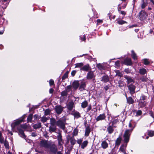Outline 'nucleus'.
Here are the masks:
<instances>
[{"mask_svg": "<svg viewBox=\"0 0 154 154\" xmlns=\"http://www.w3.org/2000/svg\"><path fill=\"white\" fill-rule=\"evenodd\" d=\"M40 146L46 149H50L52 151H54L56 150L54 145H52V146L50 142L45 140H42L40 141Z\"/></svg>", "mask_w": 154, "mask_h": 154, "instance_id": "obj_1", "label": "nucleus"}, {"mask_svg": "<svg viewBox=\"0 0 154 154\" xmlns=\"http://www.w3.org/2000/svg\"><path fill=\"white\" fill-rule=\"evenodd\" d=\"M128 125L129 128L132 127V128L130 130H127L125 132L124 135V140L125 142L126 143L129 141L131 133L135 127V126L134 127L132 126V124L131 123V121H130L129 122Z\"/></svg>", "mask_w": 154, "mask_h": 154, "instance_id": "obj_2", "label": "nucleus"}, {"mask_svg": "<svg viewBox=\"0 0 154 154\" xmlns=\"http://www.w3.org/2000/svg\"><path fill=\"white\" fill-rule=\"evenodd\" d=\"M25 118V116H23L21 119L15 121L11 124V126L12 128H14L16 126L19 125L21 122H23Z\"/></svg>", "mask_w": 154, "mask_h": 154, "instance_id": "obj_3", "label": "nucleus"}, {"mask_svg": "<svg viewBox=\"0 0 154 154\" xmlns=\"http://www.w3.org/2000/svg\"><path fill=\"white\" fill-rule=\"evenodd\" d=\"M64 107L60 105H57L55 106V111L58 115L60 114L63 111Z\"/></svg>", "mask_w": 154, "mask_h": 154, "instance_id": "obj_4", "label": "nucleus"}, {"mask_svg": "<svg viewBox=\"0 0 154 154\" xmlns=\"http://www.w3.org/2000/svg\"><path fill=\"white\" fill-rule=\"evenodd\" d=\"M147 16V14L143 11H141L139 13V18L141 20L143 21L145 20Z\"/></svg>", "mask_w": 154, "mask_h": 154, "instance_id": "obj_5", "label": "nucleus"}, {"mask_svg": "<svg viewBox=\"0 0 154 154\" xmlns=\"http://www.w3.org/2000/svg\"><path fill=\"white\" fill-rule=\"evenodd\" d=\"M56 125L64 130L65 128V124L63 120H59L56 123Z\"/></svg>", "mask_w": 154, "mask_h": 154, "instance_id": "obj_6", "label": "nucleus"}, {"mask_svg": "<svg viewBox=\"0 0 154 154\" xmlns=\"http://www.w3.org/2000/svg\"><path fill=\"white\" fill-rule=\"evenodd\" d=\"M95 77V75L94 74V72L90 71L88 72L86 76V78L88 79H94Z\"/></svg>", "mask_w": 154, "mask_h": 154, "instance_id": "obj_7", "label": "nucleus"}, {"mask_svg": "<svg viewBox=\"0 0 154 154\" xmlns=\"http://www.w3.org/2000/svg\"><path fill=\"white\" fill-rule=\"evenodd\" d=\"M128 87L131 94H133L135 93V87L134 85L131 84L128 86Z\"/></svg>", "mask_w": 154, "mask_h": 154, "instance_id": "obj_8", "label": "nucleus"}, {"mask_svg": "<svg viewBox=\"0 0 154 154\" xmlns=\"http://www.w3.org/2000/svg\"><path fill=\"white\" fill-rule=\"evenodd\" d=\"M127 146V144L125 145H121L119 148V151L121 152L124 153V154H127L125 152L126 148Z\"/></svg>", "mask_w": 154, "mask_h": 154, "instance_id": "obj_9", "label": "nucleus"}, {"mask_svg": "<svg viewBox=\"0 0 154 154\" xmlns=\"http://www.w3.org/2000/svg\"><path fill=\"white\" fill-rule=\"evenodd\" d=\"M124 77L127 80V82L128 84H129L130 83H134V80L131 77L125 75Z\"/></svg>", "mask_w": 154, "mask_h": 154, "instance_id": "obj_10", "label": "nucleus"}, {"mask_svg": "<svg viewBox=\"0 0 154 154\" xmlns=\"http://www.w3.org/2000/svg\"><path fill=\"white\" fill-rule=\"evenodd\" d=\"M57 140L59 144V145H61L63 143V140L61 134L60 133H58V135L57 136Z\"/></svg>", "mask_w": 154, "mask_h": 154, "instance_id": "obj_11", "label": "nucleus"}, {"mask_svg": "<svg viewBox=\"0 0 154 154\" xmlns=\"http://www.w3.org/2000/svg\"><path fill=\"white\" fill-rule=\"evenodd\" d=\"M101 146L103 149H106L108 146V144L106 140L103 141L101 143Z\"/></svg>", "mask_w": 154, "mask_h": 154, "instance_id": "obj_12", "label": "nucleus"}, {"mask_svg": "<svg viewBox=\"0 0 154 154\" xmlns=\"http://www.w3.org/2000/svg\"><path fill=\"white\" fill-rule=\"evenodd\" d=\"M90 67L89 64H87L80 68V70L85 71H88L90 70Z\"/></svg>", "mask_w": 154, "mask_h": 154, "instance_id": "obj_13", "label": "nucleus"}, {"mask_svg": "<svg viewBox=\"0 0 154 154\" xmlns=\"http://www.w3.org/2000/svg\"><path fill=\"white\" fill-rule=\"evenodd\" d=\"M106 117L104 114H100L96 118V120L97 121L104 119Z\"/></svg>", "mask_w": 154, "mask_h": 154, "instance_id": "obj_14", "label": "nucleus"}, {"mask_svg": "<svg viewBox=\"0 0 154 154\" xmlns=\"http://www.w3.org/2000/svg\"><path fill=\"white\" fill-rule=\"evenodd\" d=\"M68 140L70 141L71 144L72 145H74L76 141L73 137H69Z\"/></svg>", "mask_w": 154, "mask_h": 154, "instance_id": "obj_15", "label": "nucleus"}, {"mask_svg": "<svg viewBox=\"0 0 154 154\" xmlns=\"http://www.w3.org/2000/svg\"><path fill=\"white\" fill-rule=\"evenodd\" d=\"M56 130V128L55 125H51L49 127V131L50 132H54Z\"/></svg>", "mask_w": 154, "mask_h": 154, "instance_id": "obj_16", "label": "nucleus"}, {"mask_svg": "<svg viewBox=\"0 0 154 154\" xmlns=\"http://www.w3.org/2000/svg\"><path fill=\"white\" fill-rule=\"evenodd\" d=\"M88 142L87 140L84 141L81 145V147L82 149H84L87 146Z\"/></svg>", "mask_w": 154, "mask_h": 154, "instance_id": "obj_17", "label": "nucleus"}, {"mask_svg": "<svg viewBox=\"0 0 154 154\" xmlns=\"http://www.w3.org/2000/svg\"><path fill=\"white\" fill-rule=\"evenodd\" d=\"M73 106V102H70L69 103L68 105H67V109L69 111H71L72 110Z\"/></svg>", "mask_w": 154, "mask_h": 154, "instance_id": "obj_18", "label": "nucleus"}, {"mask_svg": "<svg viewBox=\"0 0 154 154\" xmlns=\"http://www.w3.org/2000/svg\"><path fill=\"white\" fill-rule=\"evenodd\" d=\"M91 132V129L90 127L88 126L85 129V136H88L89 135Z\"/></svg>", "mask_w": 154, "mask_h": 154, "instance_id": "obj_19", "label": "nucleus"}, {"mask_svg": "<svg viewBox=\"0 0 154 154\" xmlns=\"http://www.w3.org/2000/svg\"><path fill=\"white\" fill-rule=\"evenodd\" d=\"M124 62L125 64L127 65H130L132 64L131 59L129 58L125 59L124 60Z\"/></svg>", "mask_w": 154, "mask_h": 154, "instance_id": "obj_20", "label": "nucleus"}, {"mask_svg": "<svg viewBox=\"0 0 154 154\" xmlns=\"http://www.w3.org/2000/svg\"><path fill=\"white\" fill-rule=\"evenodd\" d=\"M72 87L75 89H76L78 88L79 84L77 81H75L72 83Z\"/></svg>", "mask_w": 154, "mask_h": 154, "instance_id": "obj_21", "label": "nucleus"}, {"mask_svg": "<svg viewBox=\"0 0 154 154\" xmlns=\"http://www.w3.org/2000/svg\"><path fill=\"white\" fill-rule=\"evenodd\" d=\"M18 130L19 131V134L20 137L23 138L25 137V136L24 134L23 131L21 129H19L18 128Z\"/></svg>", "mask_w": 154, "mask_h": 154, "instance_id": "obj_22", "label": "nucleus"}, {"mask_svg": "<svg viewBox=\"0 0 154 154\" xmlns=\"http://www.w3.org/2000/svg\"><path fill=\"white\" fill-rule=\"evenodd\" d=\"M127 100L128 103L129 104H132L134 103V100L131 97H127Z\"/></svg>", "mask_w": 154, "mask_h": 154, "instance_id": "obj_23", "label": "nucleus"}, {"mask_svg": "<svg viewBox=\"0 0 154 154\" xmlns=\"http://www.w3.org/2000/svg\"><path fill=\"white\" fill-rule=\"evenodd\" d=\"M121 140L122 138L120 137H119L118 138L116 141V145L119 146L121 142Z\"/></svg>", "mask_w": 154, "mask_h": 154, "instance_id": "obj_24", "label": "nucleus"}, {"mask_svg": "<svg viewBox=\"0 0 154 154\" xmlns=\"http://www.w3.org/2000/svg\"><path fill=\"white\" fill-rule=\"evenodd\" d=\"M74 117L75 118H79L81 117L80 114L79 112H75L73 114Z\"/></svg>", "mask_w": 154, "mask_h": 154, "instance_id": "obj_25", "label": "nucleus"}, {"mask_svg": "<svg viewBox=\"0 0 154 154\" xmlns=\"http://www.w3.org/2000/svg\"><path fill=\"white\" fill-rule=\"evenodd\" d=\"M88 105V102L87 101L85 100L83 102L81 103V106L83 108H86Z\"/></svg>", "mask_w": 154, "mask_h": 154, "instance_id": "obj_26", "label": "nucleus"}, {"mask_svg": "<svg viewBox=\"0 0 154 154\" xmlns=\"http://www.w3.org/2000/svg\"><path fill=\"white\" fill-rule=\"evenodd\" d=\"M102 81L106 82L109 81V78L107 75H105L103 77Z\"/></svg>", "mask_w": 154, "mask_h": 154, "instance_id": "obj_27", "label": "nucleus"}, {"mask_svg": "<svg viewBox=\"0 0 154 154\" xmlns=\"http://www.w3.org/2000/svg\"><path fill=\"white\" fill-rule=\"evenodd\" d=\"M107 131L109 134H111L112 133L113 131V129L112 126L110 125L107 128Z\"/></svg>", "mask_w": 154, "mask_h": 154, "instance_id": "obj_28", "label": "nucleus"}, {"mask_svg": "<svg viewBox=\"0 0 154 154\" xmlns=\"http://www.w3.org/2000/svg\"><path fill=\"white\" fill-rule=\"evenodd\" d=\"M75 68H82V66H83L84 64L82 63H77L75 64Z\"/></svg>", "mask_w": 154, "mask_h": 154, "instance_id": "obj_29", "label": "nucleus"}, {"mask_svg": "<svg viewBox=\"0 0 154 154\" xmlns=\"http://www.w3.org/2000/svg\"><path fill=\"white\" fill-rule=\"evenodd\" d=\"M139 72L140 74L144 75L146 72V71L145 69L142 68L139 69Z\"/></svg>", "mask_w": 154, "mask_h": 154, "instance_id": "obj_30", "label": "nucleus"}, {"mask_svg": "<svg viewBox=\"0 0 154 154\" xmlns=\"http://www.w3.org/2000/svg\"><path fill=\"white\" fill-rule=\"evenodd\" d=\"M41 123H38L35 124H34L33 125V127L34 128L37 129L40 128L41 127Z\"/></svg>", "mask_w": 154, "mask_h": 154, "instance_id": "obj_31", "label": "nucleus"}, {"mask_svg": "<svg viewBox=\"0 0 154 154\" xmlns=\"http://www.w3.org/2000/svg\"><path fill=\"white\" fill-rule=\"evenodd\" d=\"M56 123V122L54 118H52L50 119V123L51 125H55Z\"/></svg>", "mask_w": 154, "mask_h": 154, "instance_id": "obj_32", "label": "nucleus"}, {"mask_svg": "<svg viewBox=\"0 0 154 154\" xmlns=\"http://www.w3.org/2000/svg\"><path fill=\"white\" fill-rule=\"evenodd\" d=\"M139 104L140 105V107H142L145 106L146 103L144 100L141 101L139 103Z\"/></svg>", "mask_w": 154, "mask_h": 154, "instance_id": "obj_33", "label": "nucleus"}, {"mask_svg": "<svg viewBox=\"0 0 154 154\" xmlns=\"http://www.w3.org/2000/svg\"><path fill=\"white\" fill-rule=\"evenodd\" d=\"M32 116L33 115L32 114H30L28 116L27 119V120L28 122H32Z\"/></svg>", "mask_w": 154, "mask_h": 154, "instance_id": "obj_34", "label": "nucleus"}, {"mask_svg": "<svg viewBox=\"0 0 154 154\" xmlns=\"http://www.w3.org/2000/svg\"><path fill=\"white\" fill-rule=\"evenodd\" d=\"M78 130L76 128H75L72 133V137H74V136L77 135L78 134Z\"/></svg>", "mask_w": 154, "mask_h": 154, "instance_id": "obj_35", "label": "nucleus"}, {"mask_svg": "<svg viewBox=\"0 0 154 154\" xmlns=\"http://www.w3.org/2000/svg\"><path fill=\"white\" fill-rule=\"evenodd\" d=\"M4 141V138L3 137L2 133L0 131V143H2Z\"/></svg>", "mask_w": 154, "mask_h": 154, "instance_id": "obj_36", "label": "nucleus"}, {"mask_svg": "<svg viewBox=\"0 0 154 154\" xmlns=\"http://www.w3.org/2000/svg\"><path fill=\"white\" fill-rule=\"evenodd\" d=\"M131 56L135 60L137 59V56L136 54L134 52V51L133 50L131 51Z\"/></svg>", "mask_w": 154, "mask_h": 154, "instance_id": "obj_37", "label": "nucleus"}, {"mask_svg": "<svg viewBox=\"0 0 154 154\" xmlns=\"http://www.w3.org/2000/svg\"><path fill=\"white\" fill-rule=\"evenodd\" d=\"M68 92H67L65 90L62 91L61 93V95L62 96H67V93Z\"/></svg>", "mask_w": 154, "mask_h": 154, "instance_id": "obj_38", "label": "nucleus"}, {"mask_svg": "<svg viewBox=\"0 0 154 154\" xmlns=\"http://www.w3.org/2000/svg\"><path fill=\"white\" fill-rule=\"evenodd\" d=\"M2 143L4 144V145L6 148H9V145L8 142L4 139V142Z\"/></svg>", "mask_w": 154, "mask_h": 154, "instance_id": "obj_39", "label": "nucleus"}, {"mask_svg": "<svg viewBox=\"0 0 154 154\" xmlns=\"http://www.w3.org/2000/svg\"><path fill=\"white\" fill-rule=\"evenodd\" d=\"M85 84L83 83H82L80 85L79 89L81 91H82V90H84V89L85 88Z\"/></svg>", "mask_w": 154, "mask_h": 154, "instance_id": "obj_40", "label": "nucleus"}, {"mask_svg": "<svg viewBox=\"0 0 154 154\" xmlns=\"http://www.w3.org/2000/svg\"><path fill=\"white\" fill-rule=\"evenodd\" d=\"M48 119L45 117L43 116L41 118V121L43 122H46Z\"/></svg>", "mask_w": 154, "mask_h": 154, "instance_id": "obj_41", "label": "nucleus"}, {"mask_svg": "<svg viewBox=\"0 0 154 154\" xmlns=\"http://www.w3.org/2000/svg\"><path fill=\"white\" fill-rule=\"evenodd\" d=\"M143 60V63L145 65H148L150 63V62L147 59H144Z\"/></svg>", "mask_w": 154, "mask_h": 154, "instance_id": "obj_42", "label": "nucleus"}, {"mask_svg": "<svg viewBox=\"0 0 154 154\" xmlns=\"http://www.w3.org/2000/svg\"><path fill=\"white\" fill-rule=\"evenodd\" d=\"M142 1L143 2V3L141 5V7L142 9H143L147 5V2H144L143 0H142Z\"/></svg>", "mask_w": 154, "mask_h": 154, "instance_id": "obj_43", "label": "nucleus"}, {"mask_svg": "<svg viewBox=\"0 0 154 154\" xmlns=\"http://www.w3.org/2000/svg\"><path fill=\"white\" fill-rule=\"evenodd\" d=\"M117 23L119 24L122 25L125 23H126L127 22L122 20H118L117 22Z\"/></svg>", "mask_w": 154, "mask_h": 154, "instance_id": "obj_44", "label": "nucleus"}, {"mask_svg": "<svg viewBox=\"0 0 154 154\" xmlns=\"http://www.w3.org/2000/svg\"><path fill=\"white\" fill-rule=\"evenodd\" d=\"M71 87V86L70 85L67 86L65 90L67 92H69L70 90Z\"/></svg>", "mask_w": 154, "mask_h": 154, "instance_id": "obj_45", "label": "nucleus"}, {"mask_svg": "<svg viewBox=\"0 0 154 154\" xmlns=\"http://www.w3.org/2000/svg\"><path fill=\"white\" fill-rule=\"evenodd\" d=\"M8 5V2H6L4 3V4H3V6H2V7L3 9H5L7 7Z\"/></svg>", "mask_w": 154, "mask_h": 154, "instance_id": "obj_46", "label": "nucleus"}, {"mask_svg": "<svg viewBox=\"0 0 154 154\" xmlns=\"http://www.w3.org/2000/svg\"><path fill=\"white\" fill-rule=\"evenodd\" d=\"M97 66L99 69H100L101 70L103 69L104 68L100 64H97Z\"/></svg>", "mask_w": 154, "mask_h": 154, "instance_id": "obj_47", "label": "nucleus"}, {"mask_svg": "<svg viewBox=\"0 0 154 154\" xmlns=\"http://www.w3.org/2000/svg\"><path fill=\"white\" fill-rule=\"evenodd\" d=\"M50 110L48 109L45 110V114L46 116H47L50 114Z\"/></svg>", "mask_w": 154, "mask_h": 154, "instance_id": "obj_48", "label": "nucleus"}, {"mask_svg": "<svg viewBox=\"0 0 154 154\" xmlns=\"http://www.w3.org/2000/svg\"><path fill=\"white\" fill-rule=\"evenodd\" d=\"M82 141H83L82 138L78 139L77 141V143L78 144H79V145H81V144L82 143Z\"/></svg>", "mask_w": 154, "mask_h": 154, "instance_id": "obj_49", "label": "nucleus"}, {"mask_svg": "<svg viewBox=\"0 0 154 154\" xmlns=\"http://www.w3.org/2000/svg\"><path fill=\"white\" fill-rule=\"evenodd\" d=\"M148 135L151 137L154 135V132L153 131H149L148 132Z\"/></svg>", "mask_w": 154, "mask_h": 154, "instance_id": "obj_50", "label": "nucleus"}, {"mask_svg": "<svg viewBox=\"0 0 154 154\" xmlns=\"http://www.w3.org/2000/svg\"><path fill=\"white\" fill-rule=\"evenodd\" d=\"M140 80L143 82H146L148 80V79L145 77H143L140 79Z\"/></svg>", "mask_w": 154, "mask_h": 154, "instance_id": "obj_51", "label": "nucleus"}, {"mask_svg": "<svg viewBox=\"0 0 154 154\" xmlns=\"http://www.w3.org/2000/svg\"><path fill=\"white\" fill-rule=\"evenodd\" d=\"M142 113V112L140 110H138L136 114V116H140L141 115Z\"/></svg>", "mask_w": 154, "mask_h": 154, "instance_id": "obj_52", "label": "nucleus"}, {"mask_svg": "<svg viewBox=\"0 0 154 154\" xmlns=\"http://www.w3.org/2000/svg\"><path fill=\"white\" fill-rule=\"evenodd\" d=\"M68 77V74L65 73L62 77V79H64Z\"/></svg>", "mask_w": 154, "mask_h": 154, "instance_id": "obj_53", "label": "nucleus"}, {"mask_svg": "<svg viewBox=\"0 0 154 154\" xmlns=\"http://www.w3.org/2000/svg\"><path fill=\"white\" fill-rule=\"evenodd\" d=\"M54 82L53 80L52 79L50 80L49 81V84L50 85H53L54 84Z\"/></svg>", "mask_w": 154, "mask_h": 154, "instance_id": "obj_54", "label": "nucleus"}, {"mask_svg": "<svg viewBox=\"0 0 154 154\" xmlns=\"http://www.w3.org/2000/svg\"><path fill=\"white\" fill-rule=\"evenodd\" d=\"M149 114H150V116L154 119V113H153V112L152 111H150L149 112Z\"/></svg>", "mask_w": 154, "mask_h": 154, "instance_id": "obj_55", "label": "nucleus"}, {"mask_svg": "<svg viewBox=\"0 0 154 154\" xmlns=\"http://www.w3.org/2000/svg\"><path fill=\"white\" fill-rule=\"evenodd\" d=\"M82 37H80L82 41H85L86 39L85 35H83L82 36Z\"/></svg>", "mask_w": 154, "mask_h": 154, "instance_id": "obj_56", "label": "nucleus"}, {"mask_svg": "<svg viewBox=\"0 0 154 154\" xmlns=\"http://www.w3.org/2000/svg\"><path fill=\"white\" fill-rule=\"evenodd\" d=\"M115 65L117 66H119L120 64L119 63V61H117L115 63Z\"/></svg>", "mask_w": 154, "mask_h": 154, "instance_id": "obj_57", "label": "nucleus"}, {"mask_svg": "<svg viewBox=\"0 0 154 154\" xmlns=\"http://www.w3.org/2000/svg\"><path fill=\"white\" fill-rule=\"evenodd\" d=\"M76 72L75 70H73L71 72V75L73 76H74L75 75Z\"/></svg>", "mask_w": 154, "mask_h": 154, "instance_id": "obj_58", "label": "nucleus"}, {"mask_svg": "<svg viewBox=\"0 0 154 154\" xmlns=\"http://www.w3.org/2000/svg\"><path fill=\"white\" fill-rule=\"evenodd\" d=\"M125 72L127 73H128L130 72V70L128 69H125Z\"/></svg>", "mask_w": 154, "mask_h": 154, "instance_id": "obj_59", "label": "nucleus"}, {"mask_svg": "<svg viewBox=\"0 0 154 154\" xmlns=\"http://www.w3.org/2000/svg\"><path fill=\"white\" fill-rule=\"evenodd\" d=\"M91 109V106L90 105L89 106L87 109V112H88L89 111H90Z\"/></svg>", "mask_w": 154, "mask_h": 154, "instance_id": "obj_60", "label": "nucleus"}, {"mask_svg": "<svg viewBox=\"0 0 154 154\" xmlns=\"http://www.w3.org/2000/svg\"><path fill=\"white\" fill-rule=\"evenodd\" d=\"M31 136L32 137H35L37 136L35 132L32 133Z\"/></svg>", "mask_w": 154, "mask_h": 154, "instance_id": "obj_61", "label": "nucleus"}, {"mask_svg": "<svg viewBox=\"0 0 154 154\" xmlns=\"http://www.w3.org/2000/svg\"><path fill=\"white\" fill-rule=\"evenodd\" d=\"M4 28H3L2 29L1 31H0V35L2 34L4 32Z\"/></svg>", "mask_w": 154, "mask_h": 154, "instance_id": "obj_62", "label": "nucleus"}, {"mask_svg": "<svg viewBox=\"0 0 154 154\" xmlns=\"http://www.w3.org/2000/svg\"><path fill=\"white\" fill-rule=\"evenodd\" d=\"M120 13L121 14L124 15H125L126 14V13L125 11H120Z\"/></svg>", "mask_w": 154, "mask_h": 154, "instance_id": "obj_63", "label": "nucleus"}, {"mask_svg": "<svg viewBox=\"0 0 154 154\" xmlns=\"http://www.w3.org/2000/svg\"><path fill=\"white\" fill-rule=\"evenodd\" d=\"M146 97L144 95L142 96L141 98L143 100H144L146 99Z\"/></svg>", "mask_w": 154, "mask_h": 154, "instance_id": "obj_64", "label": "nucleus"}]
</instances>
